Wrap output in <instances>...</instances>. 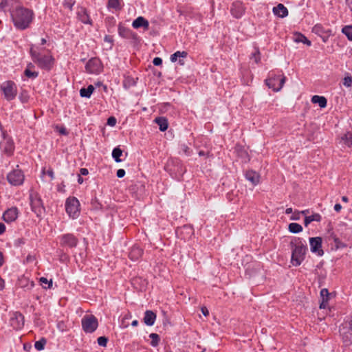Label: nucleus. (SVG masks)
Here are the masks:
<instances>
[{
  "instance_id": "f257e3e1",
  "label": "nucleus",
  "mask_w": 352,
  "mask_h": 352,
  "mask_svg": "<svg viewBox=\"0 0 352 352\" xmlns=\"http://www.w3.org/2000/svg\"><path fill=\"white\" fill-rule=\"evenodd\" d=\"M14 0H1V9H9L14 27L19 30L28 29L33 21L34 13L32 10L22 6H14Z\"/></svg>"
},
{
  "instance_id": "f03ea898",
  "label": "nucleus",
  "mask_w": 352,
  "mask_h": 352,
  "mask_svg": "<svg viewBox=\"0 0 352 352\" xmlns=\"http://www.w3.org/2000/svg\"><path fill=\"white\" fill-rule=\"evenodd\" d=\"M30 54L32 61L36 64L39 68L47 71L52 69L54 62V59L52 55L41 53L33 47L30 48Z\"/></svg>"
},
{
  "instance_id": "7ed1b4c3",
  "label": "nucleus",
  "mask_w": 352,
  "mask_h": 352,
  "mask_svg": "<svg viewBox=\"0 0 352 352\" xmlns=\"http://www.w3.org/2000/svg\"><path fill=\"white\" fill-rule=\"evenodd\" d=\"M307 248L300 241L295 243L292 250L291 262L293 265L298 266L305 258Z\"/></svg>"
},
{
  "instance_id": "20e7f679",
  "label": "nucleus",
  "mask_w": 352,
  "mask_h": 352,
  "mask_svg": "<svg viewBox=\"0 0 352 352\" xmlns=\"http://www.w3.org/2000/svg\"><path fill=\"white\" fill-rule=\"evenodd\" d=\"M30 200L32 211L34 212L38 217H41L45 212V208L41 196L36 192H31L30 194Z\"/></svg>"
},
{
  "instance_id": "39448f33",
  "label": "nucleus",
  "mask_w": 352,
  "mask_h": 352,
  "mask_svg": "<svg viewBox=\"0 0 352 352\" xmlns=\"http://www.w3.org/2000/svg\"><path fill=\"white\" fill-rule=\"evenodd\" d=\"M65 210L72 219H76L80 214V203L77 198L69 197L65 201Z\"/></svg>"
},
{
  "instance_id": "423d86ee",
  "label": "nucleus",
  "mask_w": 352,
  "mask_h": 352,
  "mask_svg": "<svg viewBox=\"0 0 352 352\" xmlns=\"http://www.w3.org/2000/svg\"><path fill=\"white\" fill-rule=\"evenodd\" d=\"M6 99L8 101L14 100L17 95V87L16 84L11 80L5 81L0 85Z\"/></svg>"
},
{
  "instance_id": "0eeeda50",
  "label": "nucleus",
  "mask_w": 352,
  "mask_h": 352,
  "mask_svg": "<svg viewBox=\"0 0 352 352\" xmlns=\"http://www.w3.org/2000/svg\"><path fill=\"white\" fill-rule=\"evenodd\" d=\"M6 178L11 186H19L23 184L25 175L21 169L15 168L8 173Z\"/></svg>"
},
{
  "instance_id": "6e6552de",
  "label": "nucleus",
  "mask_w": 352,
  "mask_h": 352,
  "mask_svg": "<svg viewBox=\"0 0 352 352\" xmlns=\"http://www.w3.org/2000/svg\"><path fill=\"white\" fill-rule=\"evenodd\" d=\"M83 331L87 333L94 332L98 326L97 318L93 315H85L81 320Z\"/></svg>"
},
{
  "instance_id": "1a4fd4ad",
  "label": "nucleus",
  "mask_w": 352,
  "mask_h": 352,
  "mask_svg": "<svg viewBox=\"0 0 352 352\" xmlns=\"http://www.w3.org/2000/svg\"><path fill=\"white\" fill-rule=\"evenodd\" d=\"M285 81V77L283 75L271 74L270 76L265 80L267 86L274 91H278L283 87Z\"/></svg>"
},
{
  "instance_id": "9d476101",
  "label": "nucleus",
  "mask_w": 352,
  "mask_h": 352,
  "mask_svg": "<svg viewBox=\"0 0 352 352\" xmlns=\"http://www.w3.org/2000/svg\"><path fill=\"white\" fill-rule=\"evenodd\" d=\"M86 72L90 74L98 75L103 69V65L100 60L98 58H91L85 65Z\"/></svg>"
},
{
  "instance_id": "9b49d317",
  "label": "nucleus",
  "mask_w": 352,
  "mask_h": 352,
  "mask_svg": "<svg viewBox=\"0 0 352 352\" xmlns=\"http://www.w3.org/2000/svg\"><path fill=\"white\" fill-rule=\"evenodd\" d=\"M60 245L63 248H74L78 243V239L71 233L64 234L59 236Z\"/></svg>"
},
{
  "instance_id": "f8f14e48",
  "label": "nucleus",
  "mask_w": 352,
  "mask_h": 352,
  "mask_svg": "<svg viewBox=\"0 0 352 352\" xmlns=\"http://www.w3.org/2000/svg\"><path fill=\"white\" fill-rule=\"evenodd\" d=\"M10 322L13 329H21L24 326V316L20 312L15 311L12 314Z\"/></svg>"
},
{
  "instance_id": "ddd939ff",
  "label": "nucleus",
  "mask_w": 352,
  "mask_h": 352,
  "mask_svg": "<svg viewBox=\"0 0 352 352\" xmlns=\"http://www.w3.org/2000/svg\"><path fill=\"white\" fill-rule=\"evenodd\" d=\"M322 241L321 237H313L309 239V244L311 245V250L316 253L318 256H322L324 251L322 249Z\"/></svg>"
},
{
  "instance_id": "4468645a",
  "label": "nucleus",
  "mask_w": 352,
  "mask_h": 352,
  "mask_svg": "<svg viewBox=\"0 0 352 352\" xmlns=\"http://www.w3.org/2000/svg\"><path fill=\"white\" fill-rule=\"evenodd\" d=\"M245 6L240 1H235L232 3L230 9L232 15L236 19L241 18L245 13Z\"/></svg>"
},
{
  "instance_id": "2eb2a0df",
  "label": "nucleus",
  "mask_w": 352,
  "mask_h": 352,
  "mask_svg": "<svg viewBox=\"0 0 352 352\" xmlns=\"http://www.w3.org/2000/svg\"><path fill=\"white\" fill-rule=\"evenodd\" d=\"M18 214L19 210L17 208L12 207L4 212L3 219L7 223H12L17 219Z\"/></svg>"
},
{
  "instance_id": "dca6fc26",
  "label": "nucleus",
  "mask_w": 352,
  "mask_h": 352,
  "mask_svg": "<svg viewBox=\"0 0 352 352\" xmlns=\"http://www.w3.org/2000/svg\"><path fill=\"white\" fill-rule=\"evenodd\" d=\"M0 147L2 151L8 155H11L14 150V142L11 139L5 138L3 141L0 143Z\"/></svg>"
},
{
  "instance_id": "f3484780",
  "label": "nucleus",
  "mask_w": 352,
  "mask_h": 352,
  "mask_svg": "<svg viewBox=\"0 0 352 352\" xmlns=\"http://www.w3.org/2000/svg\"><path fill=\"white\" fill-rule=\"evenodd\" d=\"M118 34L120 36L126 39H135L136 38V34L134 33L131 30L124 27L121 25L118 26Z\"/></svg>"
},
{
  "instance_id": "a211bd4d",
  "label": "nucleus",
  "mask_w": 352,
  "mask_h": 352,
  "mask_svg": "<svg viewBox=\"0 0 352 352\" xmlns=\"http://www.w3.org/2000/svg\"><path fill=\"white\" fill-rule=\"evenodd\" d=\"M245 177L253 186H256L260 181L259 174L252 170H248L245 173Z\"/></svg>"
},
{
  "instance_id": "6ab92c4d",
  "label": "nucleus",
  "mask_w": 352,
  "mask_h": 352,
  "mask_svg": "<svg viewBox=\"0 0 352 352\" xmlns=\"http://www.w3.org/2000/svg\"><path fill=\"white\" fill-rule=\"evenodd\" d=\"M187 56L188 53L185 51H177L170 56V60L171 62L175 63L177 61L178 58H179L178 60V63L180 65H184L185 64V62L183 58L187 57Z\"/></svg>"
},
{
  "instance_id": "aec40b11",
  "label": "nucleus",
  "mask_w": 352,
  "mask_h": 352,
  "mask_svg": "<svg viewBox=\"0 0 352 352\" xmlns=\"http://www.w3.org/2000/svg\"><path fill=\"white\" fill-rule=\"evenodd\" d=\"M272 12L274 15L280 18H285L288 15L287 8L282 3H278L276 6L274 7Z\"/></svg>"
},
{
  "instance_id": "412c9836",
  "label": "nucleus",
  "mask_w": 352,
  "mask_h": 352,
  "mask_svg": "<svg viewBox=\"0 0 352 352\" xmlns=\"http://www.w3.org/2000/svg\"><path fill=\"white\" fill-rule=\"evenodd\" d=\"M132 27L135 29L143 28L145 30H148L149 27V23L143 16H138L133 21Z\"/></svg>"
},
{
  "instance_id": "4be33fe9",
  "label": "nucleus",
  "mask_w": 352,
  "mask_h": 352,
  "mask_svg": "<svg viewBox=\"0 0 352 352\" xmlns=\"http://www.w3.org/2000/svg\"><path fill=\"white\" fill-rule=\"evenodd\" d=\"M156 320V314L151 310H146L144 316V322L147 326H152L154 324Z\"/></svg>"
},
{
  "instance_id": "5701e85b",
  "label": "nucleus",
  "mask_w": 352,
  "mask_h": 352,
  "mask_svg": "<svg viewBox=\"0 0 352 352\" xmlns=\"http://www.w3.org/2000/svg\"><path fill=\"white\" fill-rule=\"evenodd\" d=\"M143 251L142 248H140L138 245H133L129 254V258L132 261H137L139 258H140L142 255Z\"/></svg>"
},
{
  "instance_id": "b1692460",
  "label": "nucleus",
  "mask_w": 352,
  "mask_h": 352,
  "mask_svg": "<svg viewBox=\"0 0 352 352\" xmlns=\"http://www.w3.org/2000/svg\"><path fill=\"white\" fill-rule=\"evenodd\" d=\"M155 122L158 124L161 131H165L168 126V120L164 117H158L155 119Z\"/></svg>"
},
{
  "instance_id": "393cba45",
  "label": "nucleus",
  "mask_w": 352,
  "mask_h": 352,
  "mask_svg": "<svg viewBox=\"0 0 352 352\" xmlns=\"http://www.w3.org/2000/svg\"><path fill=\"white\" fill-rule=\"evenodd\" d=\"M79 20L85 24H91V20L89 19L87 11L85 9L81 10L78 12Z\"/></svg>"
},
{
  "instance_id": "a878e982",
  "label": "nucleus",
  "mask_w": 352,
  "mask_h": 352,
  "mask_svg": "<svg viewBox=\"0 0 352 352\" xmlns=\"http://www.w3.org/2000/svg\"><path fill=\"white\" fill-rule=\"evenodd\" d=\"M311 102L315 104H318L320 108H324L327 103L325 97L319 96H314L311 98Z\"/></svg>"
},
{
  "instance_id": "bb28decb",
  "label": "nucleus",
  "mask_w": 352,
  "mask_h": 352,
  "mask_svg": "<svg viewBox=\"0 0 352 352\" xmlns=\"http://www.w3.org/2000/svg\"><path fill=\"white\" fill-rule=\"evenodd\" d=\"M94 91V87L92 85H90L87 88H82L80 90V96L82 98H89L91 97Z\"/></svg>"
},
{
  "instance_id": "cd10ccee",
  "label": "nucleus",
  "mask_w": 352,
  "mask_h": 352,
  "mask_svg": "<svg viewBox=\"0 0 352 352\" xmlns=\"http://www.w3.org/2000/svg\"><path fill=\"white\" fill-rule=\"evenodd\" d=\"M292 40L297 43H302L308 44L307 38L300 32H295L292 36Z\"/></svg>"
},
{
  "instance_id": "c85d7f7f",
  "label": "nucleus",
  "mask_w": 352,
  "mask_h": 352,
  "mask_svg": "<svg viewBox=\"0 0 352 352\" xmlns=\"http://www.w3.org/2000/svg\"><path fill=\"white\" fill-rule=\"evenodd\" d=\"M343 144L348 146H352V131H348L341 137Z\"/></svg>"
},
{
  "instance_id": "c756f323",
  "label": "nucleus",
  "mask_w": 352,
  "mask_h": 352,
  "mask_svg": "<svg viewBox=\"0 0 352 352\" xmlns=\"http://www.w3.org/2000/svg\"><path fill=\"white\" fill-rule=\"evenodd\" d=\"M122 155V151L119 147H116L112 151V157L116 162H121L122 160L120 158Z\"/></svg>"
},
{
  "instance_id": "7c9ffc66",
  "label": "nucleus",
  "mask_w": 352,
  "mask_h": 352,
  "mask_svg": "<svg viewBox=\"0 0 352 352\" xmlns=\"http://www.w3.org/2000/svg\"><path fill=\"white\" fill-rule=\"evenodd\" d=\"M108 8L120 10L122 9L120 0H108Z\"/></svg>"
},
{
  "instance_id": "2f4dec72",
  "label": "nucleus",
  "mask_w": 352,
  "mask_h": 352,
  "mask_svg": "<svg viewBox=\"0 0 352 352\" xmlns=\"http://www.w3.org/2000/svg\"><path fill=\"white\" fill-rule=\"evenodd\" d=\"M288 229L292 233H299L302 230V227L297 223H291L288 226Z\"/></svg>"
},
{
  "instance_id": "473e14b6",
  "label": "nucleus",
  "mask_w": 352,
  "mask_h": 352,
  "mask_svg": "<svg viewBox=\"0 0 352 352\" xmlns=\"http://www.w3.org/2000/svg\"><path fill=\"white\" fill-rule=\"evenodd\" d=\"M149 338H151V345L152 346L155 347L159 344L160 338L158 334L152 333L149 335Z\"/></svg>"
},
{
  "instance_id": "72a5a7b5",
  "label": "nucleus",
  "mask_w": 352,
  "mask_h": 352,
  "mask_svg": "<svg viewBox=\"0 0 352 352\" xmlns=\"http://www.w3.org/2000/svg\"><path fill=\"white\" fill-rule=\"evenodd\" d=\"M46 342V340L43 338L34 343V347L36 350L41 351L44 349Z\"/></svg>"
},
{
  "instance_id": "f704fd0d",
  "label": "nucleus",
  "mask_w": 352,
  "mask_h": 352,
  "mask_svg": "<svg viewBox=\"0 0 352 352\" xmlns=\"http://www.w3.org/2000/svg\"><path fill=\"white\" fill-rule=\"evenodd\" d=\"M342 32L347 36V38L352 41V25L346 26L342 29Z\"/></svg>"
},
{
  "instance_id": "c9c22d12",
  "label": "nucleus",
  "mask_w": 352,
  "mask_h": 352,
  "mask_svg": "<svg viewBox=\"0 0 352 352\" xmlns=\"http://www.w3.org/2000/svg\"><path fill=\"white\" fill-rule=\"evenodd\" d=\"M24 74L25 75L28 77V78H36L38 75V73L36 72H32L30 69H29L28 68H26L24 71Z\"/></svg>"
},
{
  "instance_id": "e433bc0d",
  "label": "nucleus",
  "mask_w": 352,
  "mask_h": 352,
  "mask_svg": "<svg viewBox=\"0 0 352 352\" xmlns=\"http://www.w3.org/2000/svg\"><path fill=\"white\" fill-rule=\"evenodd\" d=\"M29 96L28 92L25 90L22 91L19 95V100L22 103H26L28 101Z\"/></svg>"
},
{
  "instance_id": "4c0bfd02",
  "label": "nucleus",
  "mask_w": 352,
  "mask_h": 352,
  "mask_svg": "<svg viewBox=\"0 0 352 352\" xmlns=\"http://www.w3.org/2000/svg\"><path fill=\"white\" fill-rule=\"evenodd\" d=\"M97 342L99 346H106L108 342V338L105 336H100L98 338Z\"/></svg>"
},
{
  "instance_id": "58836bf2",
  "label": "nucleus",
  "mask_w": 352,
  "mask_h": 352,
  "mask_svg": "<svg viewBox=\"0 0 352 352\" xmlns=\"http://www.w3.org/2000/svg\"><path fill=\"white\" fill-rule=\"evenodd\" d=\"M307 210L302 211L301 212H295L292 214V215L290 217L291 220H298L300 219V217L301 215L305 214Z\"/></svg>"
},
{
  "instance_id": "ea45409f",
  "label": "nucleus",
  "mask_w": 352,
  "mask_h": 352,
  "mask_svg": "<svg viewBox=\"0 0 352 352\" xmlns=\"http://www.w3.org/2000/svg\"><path fill=\"white\" fill-rule=\"evenodd\" d=\"M181 150L187 156H189L191 153V150L190 149V148L186 146V144H182L181 146Z\"/></svg>"
},
{
  "instance_id": "a19ab883",
  "label": "nucleus",
  "mask_w": 352,
  "mask_h": 352,
  "mask_svg": "<svg viewBox=\"0 0 352 352\" xmlns=\"http://www.w3.org/2000/svg\"><path fill=\"white\" fill-rule=\"evenodd\" d=\"M343 339L344 341L346 343H352V332L345 333Z\"/></svg>"
},
{
  "instance_id": "79ce46f5",
  "label": "nucleus",
  "mask_w": 352,
  "mask_h": 352,
  "mask_svg": "<svg viewBox=\"0 0 352 352\" xmlns=\"http://www.w3.org/2000/svg\"><path fill=\"white\" fill-rule=\"evenodd\" d=\"M40 282L42 284H47L48 285L47 288H50L52 286V280H48L47 278L45 277L40 278Z\"/></svg>"
},
{
  "instance_id": "37998d69",
  "label": "nucleus",
  "mask_w": 352,
  "mask_h": 352,
  "mask_svg": "<svg viewBox=\"0 0 352 352\" xmlns=\"http://www.w3.org/2000/svg\"><path fill=\"white\" fill-rule=\"evenodd\" d=\"M320 215L318 214H314L309 216V223L314 221H320Z\"/></svg>"
},
{
  "instance_id": "c03bdc74",
  "label": "nucleus",
  "mask_w": 352,
  "mask_h": 352,
  "mask_svg": "<svg viewBox=\"0 0 352 352\" xmlns=\"http://www.w3.org/2000/svg\"><path fill=\"white\" fill-rule=\"evenodd\" d=\"M344 85L346 87L352 85V78L351 76H346L344 78Z\"/></svg>"
},
{
  "instance_id": "a18cd8bd",
  "label": "nucleus",
  "mask_w": 352,
  "mask_h": 352,
  "mask_svg": "<svg viewBox=\"0 0 352 352\" xmlns=\"http://www.w3.org/2000/svg\"><path fill=\"white\" fill-rule=\"evenodd\" d=\"M116 124V118L111 116L107 119V124L111 126H114Z\"/></svg>"
},
{
  "instance_id": "49530a36",
  "label": "nucleus",
  "mask_w": 352,
  "mask_h": 352,
  "mask_svg": "<svg viewBox=\"0 0 352 352\" xmlns=\"http://www.w3.org/2000/svg\"><path fill=\"white\" fill-rule=\"evenodd\" d=\"M153 63L155 66H160L162 64V59L160 57H155L153 60Z\"/></svg>"
},
{
  "instance_id": "de8ad7c7",
  "label": "nucleus",
  "mask_w": 352,
  "mask_h": 352,
  "mask_svg": "<svg viewBox=\"0 0 352 352\" xmlns=\"http://www.w3.org/2000/svg\"><path fill=\"white\" fill-rule=\"evenodd\" d=\"M125 170L124 169H118L116 175L118 178H122L125 175Z\"/></svg>"
},
{
  "instance_id": "09e8293b",
  "label": "nucleus",
  "mask_w": 352,
  "mask_h": 352,
  "mask_svg": "<svg viewBox=\"0 0 352 352\" xmlns=\"http://www.w3.org/2000/svg\"><path fill=\"white\" fill-rule=\"evenodd\" d=\"M252 58H254L255 63H258L260 60L259 52L257 51L255 53L252 54Z\"/></svg>"
},
{
  "instance_id": "8fccbe9b",
  "label": "nucleus",
  "mask_w": 352,
  "mask_h": 352,
  "mask_svg": "<svg viewBox=\"0 0 352 352\" xmlns=\"http://www.w3.org/2000/svg\"><path fill=\"white\" fill-rule=\"evenodd\" d=\"M329 294V292L327 289H322L320 292V295L322 297V299H325L324 296L328 298Z\"/></svg>"
},
{
  "instance_id": "3c124183",
  "label": "nucleus",
  "mask_w": 352,
  "mask_h": 352,
  "mask_svg": "<svg viewBox=\"0 0 352 352\" xmlns=\"http://www.w3.org/2000/svg\"><path fill=\"white\" fill-rule=\"evenodd\" d=\"M46 174L50 177L51 179H54V171L52 169H48Z\"/></svg>"
},
{
  "instance_id": "603ef678",
  "label": "nucleus",
  "mask_w": 352,
  "mask_h": 352,
  "mask_svg": "<svg viewBox=\"0 0 352 352\" xmlns=\"http://www.w3.org/2000/svg\"><path fill=\"white\" fill-rule=\"evenodd\" d=\"M6 231V226L0 222V235L3 234Z\"/></svg>"
},
{
  "instance_id": "864d4df0",
  "label": "nucleus",
  "mask_w": 352,
  "mask_h": 352,
  "mask_svg": "<svg viewBox=\"0 0 352 352\" xmlns=\"http://www.w3.org/2000/svg\"><path fill=\"white\" fill-rule=\"evenodd\" d=\"M320 29L321 28L320 26L316 25L315 27L313 28L312 32L318 34L320 31Z\"/></svg>"
},
{
  "instance_id": "5fc2aeb1",
  "label": "nucleus",
  "mask_w": 352,
  "mask_h": 352,
  "mask_svg": "<svg viewBox=\"0 0 352 352\" xmlns=\"http://www.w3.org/2000/svg\"><path fill=\"white\" fill-rule=\"evenodd\" d=\"M80 175H88L89 171L87 168H82L80 170Z\"/></svg>"
},
{
  "instance_id": "6e6d98bb",
  "label": "nucleus",
  "mask_w": 352,
  "mask_h": 352,
  "mask_svg": "<svg viewBox=\"0 0 352 352\" xmlns=\"http://www.w3.org/2000/svg\"><path fill=\"white\" fill-rule=\"evenodd\" d=\"M201 312L205 316H207L209 314V311L206 307H202Z\"/></svg>"
},
{
  "instance_id": "4d7b16f0",
  "label": "nucleus",
  "mask_w": 352,
  "mask_h": 352,
  "mask_svg": "<svg viewBox=\"0 0 352 352\" xmlns=\"http://www.w3.org/2000/svg\"><path fill=\"white\" fill-rule=\"evenodd\" d=\"M327 300H328L327 298H326V299H322V302H321V304L320 305V309L325 307V303L327 302Z\"/></svg>"
},
{
  "instance_id": "13d9d810",
  "label": "nucleus",
  "mask_w": 352,
  "mask_h": 352,
  "mask_svg": "<svg viewBox=\"0 0 352 352\" xmlns=\"http://www.w3.org/2000/svg\"><path fill=\"white\" fill-rule=\"evenodd\" d=\"M341 208H342V206H341V205H340V204H336V205H335V206H334V209H335L337 212L340 211V210H341Z\"/></svg>"
},
{
  "instance_id": "bf43d9fd",
  "label": "nucleus",
  "mask_w": 352,
  "mask_h": 352,
  "mask_svg": "<svg viewBox=\"0 0 352 352\" xmlns=\"http://www.w3.org/2000/svg\"><path fill=\"white\" fill-rule=\"evenodd\" d=\"M104 40L106 42H109V43H111L112 42V39H111V38L109 36H105L104 38Z\"/></svg>"
},
{
  "instance_id": "052dcab7",
  "label": "nucleus",
  "mask_w": 352,
  "mask_h": 352,
  "mask_svg": "<svg viewBox=\"0 0 352 352\" xmlns=\"http://www.w3.org/2000/svg\"><path fill=\"white\" fill-rule=\"evenodd\" d=\"M305 215V217H304V223H305V226L307 227L308 226V223H309V221H308V216H306V214H304Z\"/></svg>"
},
{
  "instance_id": "680f3d73",
  "label": "nucleus",
  "mask_w": 352,
  "mask_h": 352,
  "mask_svg": "<svg viewBox=\"0 0 352 352\" xmlns=\"http://www.w3.org/2000/svg\"><path fill=\"white\" fill-rule=\"evenodd\" d=\"M3 254L0 252V267L3 265Z\"/></svg>"
},
{
  "instance_id": "e2e57ef3",
  "label": "nucleus",
  "mask_w": 352,
  "mask_h": 352,
  "mask_svg": "<svg viewBox=\"0 0 352 352\" xmlns=\"http://www.w3.org/2000/svg\"><path fill=\"white\" fill-rule=\"evenodd\" d=\"M82 182H83L82 177L80 176V175H78V183L81 184H82Z\"/></svg>"
},
{
  "instance_id": "0e129e2a",
  "label": "nucleus",
  "mask_w": 352,
  "mask_h": 352,
  "mask_svg": "<svg viewBox=\"0 0 352 352\" xmlns=\"http://www.w3.org/2000/svg\"><path fill=\"white\" fill-rule=\"evenodd\" d=\"M292 208H288L285 210V214H292Z\"/></svg>"
},
{
  "instance_id": "69168bd1",
  "label": "nucleus",
  "mask_w": 352,
  "mask_h": 352,
  "mask_svg": "<svg viewBox=\"0 0 352 352\" xmlns=\"http://www.w3.org/2000/svg\"><path fill=\"white\" fill-rule=\"evenodd\" d=\"M346 1L352 11V0H346Z\"/></svg>"
},
{
  "instance_id": "338daca9",
  "label": "nucleus",
  "mask_w": 352,
  "mask_h": 352,
  "mask_svg": "<svg viewBox=\"0 0 352 352\" xmlns=\"http://www.w3.org/2000/svg\"><path fill=\"white\" fill-rule=\"evenodd\" d=\"M138 324V321L137 320H135L132 322L131 325L133 327H136Z\"/></svg>"
},
{
  "instance_id": "774afa93",
  "label": "nucleus",
  "mask_w": 352,
  "mask_h": 352,
  "mask_svg": "<svg viewBox=\"0 0 352 352\" xmlns=\"http://www.w3.org/2000/svg\"><path fill=\"white\" fill-rule=\"evenodd\" d=\"M349 329L352 331V318L349 322Z\"/></svg>"
}]
</instances>
